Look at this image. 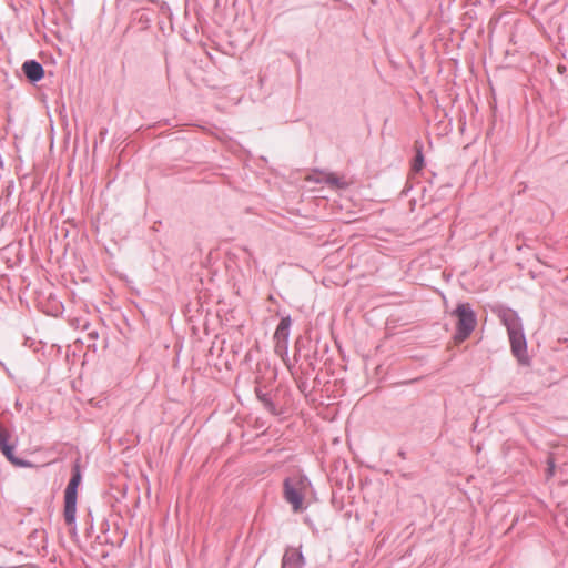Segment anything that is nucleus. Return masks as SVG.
<instances>
[{"label":"nucleus","mask_w":568,"mask_h":568,"mask_svg":"<svg viewBox=\"0 0 568 568\" xmlns=\"http://www.w3.org/2000/svg\"><path fill=\"white\" fill-rule=\"evenodd\" d=\"M503 325L507 329L510 349L513 355L520 364H528L527 341L524 333V326L518 313L510 307L497 305L493 308Z\"/></svg>","instance_id":"obj_1"},{"label":"nucleus","mask_w":568,"mask_h":568,"mask_svg":"<svg viewBox=\"0 0 568 568\" xmlns=\"http://www.w3.org/2000/svg\"><path fill=\"white\" fill-rule=\"evenodd\" d=\"M311 486L308 477L301 473L293 474L284 479L283 497L295 513L304 509L303 501Z\"/></svg>","instance_id":"obj_2"},{"label":"nucleus","mask_w":568,"mask_h":568,"mask_svg":"<svg viewBox=\"0 0 568 568\" xmlns=\"http://www.w3.org/2000/svg\"><path fill=\"white\" fill-rule=\"evenodd\" d=\"M452 315L457 318L454 339L456 343H463L475 331L477 315L469 303H458Z\"/></svg>","instance_id":"obj_3"},{"label":"nucleus","mask_w":568,"mask_h":568,"mask_svg":"<svg viewBox=\"0 0 568 568\" xmlns=\"http://www.w3.org/2000/svg\"><path fill=\"white\" fill-rule=\"evenodd\" d=\"M82 480V474L79 463H74L71 470V478L64 490V520L72 524L74 523V515L77 513L78 488Z\"/></svg>","instance_id":"obj_4"},{"label":"nucleus","mask_w":568,"mask_h":568,"mask_svg":"<svg viewBox=\"0 0 568 568\" xmlns=\"http://www.w3.org/2000/svg\"><path fill=\"white\" fill-rule=\"evenodd\" d=\"M10 432L0 423V452L3 456L16 466H24L26 463L14 455L17 440L10 442Z\"/></svg>","instance_id":"obj_5"},{"label":"nucleus","mask_w":568,"mask_h":568,"mask_svg":"<svg viewBox=\"0 0 568 568\" xmlns=\"http://www.w3.org/2000/svg\"><path fill=\"white\" fill-rule=\"evenodd\" d=\"M22 71L31 83H37L44 77V69L37 60H27L22 64Z\"/></svg>","instance_id":"obj_6"},{"label":"nucleus","mask_w":568,"mask_h":568,"mask_svg":"<svg viewBox=\"0 0 568 568\" xmlns=\"http://www.w3.org/2000/svg\"><path fill=\"white\" fill-rule=\"evenodd\" d=\"M304 565L305 559L302 551L294 548L286 549L282 559V568H303Z\"/></svg>","instance_id":"obj_7"},{"label":"nucleus","mask_w":568,"mask_h":568,"mask_svg":"<svg viewBox=\"0 0 568 568\" xmlns=\"http://www.w3.org/2000/svg\"><path fill=\"white\" fill-rule=\"evenodd\" d=\"M292 325V318L290 315L283 316L275 329L274 339L275 341H288L290 338V329Z\"/></svg>","instance_id":"obj_8"},{"label":"nucleus","mask_w":568,"mask_h":568,"mask_svg":"<svg viewBox=\"0 0 568 568\" xmlns=\"http://www.w3.org/2000/svg\"><path fill=\"white\" fill-rule=\"evenodd\" d=\"M256 397L258 400L263 404V407L270 412L272 415H278L280 412L276 408V405L272 400V398L268 396V394L263 393L262 389L256 388Z\"/></svg>","instance_id":"obj_9"},{"label":"nucleus","mask_w":568,"mask_h":568,"mask_svg":"<svg viewBox=\"0 0 568 568\" xmlns=\"http://www.w3.org/2000/svg\"><path fill=\"white\" fill-rule=\"evenodd\" d=\"M325 182L326 184L335 186L336 189H345L347 186L345 181L332 173L325 176Z\"/></svg>","instance_id":"obj_10"},{"label":"nucleus","mask_w":568,"mask_h":568,"mask_svg":"<svg viewBox=\"0 0 568 568\" xmlns=\"http://www.w3.org/2000/svg\"><path fill=\"white\" fill-rule=\"evenodd\" d=\"M423 166H424V155H423L422 146H418L416 149V155L414 158V162H413L412 169L415 172H418V171L422 170Z\"/></svg>","instance_id":"obj_11"},{"label":"nucleus","mask_w":568,"mask_h":568,"mask_svg":"<svg viewBox=\"0 0 568 568\" xmlns=\"http://www.w3.org/2000/svg\"><path fill=\"white\" fill-rule=\"evenodd\" d=\"M275 353L280 356H287L288 353V341H276L275 344Z\"/></svg>","instance_id":"obj_12"},{"label":"nucleus","mask_w":568,"mask_h":568,"mask_svg":"<svg viewBox=\"0 0 568 568\" xmlns=\"http://www.w3.org/2000/svg\"><path fill=\"white\" fill-rule=\"evenodd\" d=\"M75 520H77V514L74 515V523L70 524L68 521H65V524L70 527L69 531L72 536H77V524H75Z\"/></svg>","instance_id":"obj_13"},{"label":"nucleus","mask_w":568,"mask_h":568,"mask_svg":"<svg viewBox=\"0 0 568 568\" xmlns=\"http://www.w3.org/2000/svg\"><path fill=\"white\" fill-rule=\"evenodd\" d=\"M399 455L404 458L405 457V453L404 452H400Z\"/></svg>","instance_id":"obj_14"}]
</instances>
